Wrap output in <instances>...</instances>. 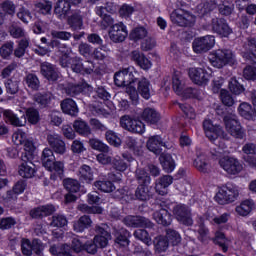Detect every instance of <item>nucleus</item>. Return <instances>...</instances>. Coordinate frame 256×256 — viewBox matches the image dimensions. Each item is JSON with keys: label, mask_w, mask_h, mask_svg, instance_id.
<instances>
[{"label": "nucleus", "mask_w": 256, "mask_h": 256, "mask_svg": "<svg viewBox=\"0 0 256 256\" xmlns=\"http://www.w3.org/2000/svg\"><path fill=\"white\" fill-rule=\"evenodd\" d=\"M42 165L48 171H54V174L51 175V179L55 180L57 177L63 179V173H65V165L61 161L55 162V155L53 150L50 148H45L42 152Z\"/></svg>", "instance_id": "obj_1"}, {"label": "nucleus", "mask_w": 256, "mask_h": 256, "mask_svg": "<svg viewBox=\"0 0 256 256\" xmlns=\"http://www.w3.org/2000/svg\"><path fill=\"white\" fill-rule=\"evenodd\" d=\"M209 61L213 67L223 69L225 65H235L237 58L233 51L229 49H218L209 54Z\"/></svg>", "instance_id": "obj_2"}, {"label": "nucleus", "mask_w": 256, "mask_h": 256, "mask_svg": "<svg viewBox=\"0 0 256 256\" xmlns=\"http://www.w3.org/2000/svg\"><path fill=\"white\" fill-rule=\"evenodd\" d=\"M238 197L239 188L231 183H227L219 189L214 199L219 205H229V203L237 201Z\"/></svg>", "instance_id": "obj_3"}, {"label": "nucleus", "mask_w": 256, "mask_h": 256, "mask_svg": "<svg viewBox=\"0 0 256 256\" xmlns=\"http://www.w3.org/2000/svg\"><path fill=\"white\" fill-rule=\"evenodd\" d=\"M226 131L235 137V139H243L245 137V131L241 127V123L237 120L236 115H227L224 117Z\"/></svg>", "instance_id": "obj_4"}, {"label": "nucleus", "mask_w": 256, "mask_h": 256, "mask_svg": "<svg viewBox=\"0 0 256 256\" xmlns=\"http://www.w3.org/2000/svg\"><path fill=\"white\" fill-rule=\"evenodd\" d=\"M170 19L178 27H191L195 23L193 15L182 9L174 10L170 15Z\"/></svg>", "instance_id": "obj_5"}, {"label": "nucleus", "mask_w": 256, "mask_h": 256, "mask_svg": "<svg viewBox=\"0 0 256 256\" xmlns=\"http://www.w3.org/2000/svg\"><path fill=\"white\" fill-rule=\"evenodd\" d=\"M192 47L195 53H207V51H211L215 47V36L198 37L193 41Z\"/></svg>", "instance_id": "obj_6"}, {"label": "nucleus", "mask_w": 256, "mask_h": 256, "mask_svg": "<svg viewBox=\"0 0 256 256\" xmlns=\"http://www.w3.org/2000/svg\"><path fill=\"white\" fill-rule=\"evenodd\" d=\"M146 147L154 155H161L163 153V148L161 147H164V149H173V143L164 142L160 135H154L148 139Z\"/></svg>", "instance_id": "obj_7"}, {"label": "nucleus", "mask_w": 256, "mask_h": 256, "mask_svg": "<svg viewBox=\"0 0 256 256\" xmlns=\"http://www.w3.org/2000/svg\"><path fill=\"white\" fill-rule=\"evenodd\" d=\"M40 74L46 81L50 83H55V81H59L61 77V72H59V68L50 62H41L40 63Z\"/></svg>", "instance_id": "obj_8"}, {"label": "nucleus", "mask_w": 256, "mask_h": 256, "mask_svg": "<svg viewBox=\"0 0 256 256\" xmlns=\"http://www.w3.org/2000/svg\"><path fill=\"white\" fill-rule=\"evenodd\" d=\"M120 125L130 133H138L139 135L145 133V124L141 120L132 119L127 115L121 117Z\"/></svg>", "instance_id": "obj_9"}, {"label": "nucleus", "mask_w": 256, "mask_h": 256, "mask_svg": "<svg viewBox=\"0 0 256 256\" xmlns=\"http://www.w3.org/2000/svg\"><path fill=\"white\" fill-rule=\"evenodd\" d=\"M173 215L176 217L177 221L183 225L191 227L193 225V217L191 214V209L185 204H178L173 208Z\"/></svg>", "instance_id": "obj_10"}, {"label": "nucleus", "mask_w": 256, "mask_h": 256, "mask_svg": "<svg viewBox=\"0 0 256 256\" xmlns=\"http://www.w3.org/2000/svg\"><path fill=\"white\" fill-rule=\"evenodd\" d=\"M219 165L229 175H237L238 173H241V171H243V165L239 163V160L233 157H229V156L222 157L219 160Z\"/></svg>", "instance_id": "obj_11"}, {"label": "nucleus", "mask_w": 256, "mask_h": 256, "mask_svg": "<svg viewBox=\"0 0 256 256\" xmlns=\"http://www.w3.org/2000/svg\"><path fill=\"white\" fill-rule=\"evenodd\" d=\"M108 35L113 43H123L127 39L129 32H127V26L123 22H119L111 26Z\"/></svg>", "instance_id": "obj_12"}, {"label": "nucleus", "mask_w": 256, "mask_h": 256, "mask_svg": "<svg viewBox=\"0 0 256 256\" xmlns=\"http://www.w3.org/2000/svg\"><path fill=\"white\" fill-rule=\"evenodd\" d=\"M123 222L127 225V227H134V228L141 227L145 229L155 228V224L145 216H126L123 219Z\"/></svg>", "instance_id": "obj_13"}, {"label": "nucleus", "mask_w": 256, "mask_h": 256, "mask_svg": "<svg viewBox=\"0 0 256 256\" xmlns=\"http://www.w3.org/2000/svg\"><path fill=\"white\" fill-rule=\"evenodd\" d=\"M211 27L212 31L221 37H228L233 33V29L229 27L227 20L224 18H213L211 20Z\"/></svg>", "instance_id": "obj_14"}, {"label": "nucleus", "mask_w": 256, "mask_h": 256, "mask_svg": "<svg viewBox=\"0 0 256 256\" xmlns=\"http://www.w3.org/2000/svg\"><path fill=\"white\" fill-rule=\"evenodd\" d=\"M244 49L245 51L242 52L243 59L250 65H256V54L253 53V51L256 52V38H247L244 43Z\"/></svg>", "instance_id": "obj_15"}, {"label": "nucleus", "mask_w": 256, "mask_h": 256, "mask_svg": "<svg viewBox=\"0 0 256 256\" xmlns=\"http://www.w3.org/2000/svg\"><path fill=\"white\" fill-rule=\"evenodd\" d=\"M47 141L54 153L64 155V153L67 151L65 141H63V138L59 136V134H48Z\"/></svg>", "instance_id": "obj_16"}, {"label": "nucleus", "mask_w": 256, "mask_h": 256, "mask_svg": "<svg viewBox=\"0 0 256 256\" xmlns=\"http://www.w3.org/2000/svg\"><path fill=\"white\" fill-rule=\"evenodd\" d=\"M188 75L196 85H207L209 83V73L202 68H190Z\"/></svg>", "instance_id": "obj_17"}, {"label": "nucleus", "mask_w": 256, "mask_h": 256, "mask_svg": "<svg viewBox=\"0 0 256 256\" xmlns=\"http://www.w3.org/2000/svg\"><path fill=\"white\" fill-rule=\"evenodd\" d=\"M129 57L140 69H144V71L151 69V60H149V58H147V56L140 50H133L129 54Z\"/></svg>", "instance_id": "obj_18"}, {"label": "nucleus", "mask_w": 256, "mask_h": 256, "mask_svg": "<svg viewBox=\"0 0 256 256\" xmlns=\"http://www.w3.org/2000/svg\"><path fill=\"white\" fill-rule=\"evenodd\" d=\"M85 89H87L88 91H91V89L93 88L87 82H81L78 84L68 83L64 87V93H66L68 97H77V95H80V93H83Z\"/></svg>", "instance_id": "obj_19"}, {"label": "nucleus", "mask_w": 256, "mask_h": 256, "mask_svg": "<svg viewBox=\"0 0 256 256\" xmlns=\"http://www.w3.org/2000/svg\"><path fill=\"white\" fill-rule=\"evenodd\" d=\"M71 2L67 0H58L54 7V14L58 19H67L69 11H71Z\"/></svg>", "instance_id": "obj_20"}, {"label": "nucleus", "mask_w": 256, "mask_h": 256, "mask_svg": "<svg viewBox=\"0 0 256 256\" xmlns=\"http://www.w3.org/2000/svg\"><path fill=\"white\" fill-rule=\"evenodd\" d=\"M113 235L115 237V244L118 247H129V237H131V232L125 228L117 230L114 228Z\"/></svg>", "instance_id": "obj_21"}, {"label": "nucleus", "mask_w": 256, "mask_h": 256, "mask_svg": "<svg viewBox=\"0 0 256 256\" xmlns=\"http://www.w3.org/2000/svg\"><path fill=\"white\" fill-rule=\"evenodd\" d=\"M55 213V206L49 204L34 208L30 211V217L32 219H43V217H49Z\"/></svg>", "instance_id": "obj_22"}, {"label": "nucleus", "mask_w": 256, "mask_h": 256, "mask_svg": "<svg viewBox=\"0 0 256 256\" xmlns=\"http://www.w3.org/2000/svg\"><path fill=\"white\" fill-rule=\"evenodd\" d=\"M60 107L62 112L65 113V115H70V117H77L79 114V107H77V103L71 98L62 100Z\"/></svg>", "instance_id": "obj_23"}, {"label": "nucleus", "mask_w": 256, "mask_h": 256, "mask_svg": "<svg viewBox=\"0 0 256 256\" xmlns=\"http://www.w3.org/2000/svg\"><path fill=\"white\" fill-rule=\"evenodd\" d=\"M67 24L72 31H81V29H84L83 13L81 10L73 12L72 15L68 17Z\"/></svg>", "instance_id": "obj_24"}, {"label": "nucleus", "mask_w": 256, "mask_h": 256, "mask_svg": "<svg viewBox=\"0 0 256 256\" xmlns=\"http://www.w3.org/2000/svg\"><path fill=\"white\" fill-rule=\"evenodd\" d=\"M153 219L156 220L158 225H163V227H169L171 225V213L165 208H161L153 213Z\"/></svg>", "instance_id": "obj_25"}, {"label": "nucleus", "mask_w": 256, "mask_h": 256, "mask_svg": "<svg viewBox=\"0 0 256 256\" xmlns=\"http://www.w3.org/2000/svg\"><path fill=\"white\" fill-rule=\"evenodd\" d=\"M55 99V96H53V93L51 92H38L34 94L33 101L39 105L41 109H45V107H49L51 105V101Z\"/></svg>", "instance_id": "obj_26"}, {"label": "nucleus", "mask_w": 256, "mask_h": 256, "mask_svg": "<svg viewBox=\"0 0 256 256\" xmlns=\"http://www.w3.org/2000/svg\"><path fill=\"white\" fill-rule=\"evenodd\" d=\"M173 183V176L164 175L156 180L155 191L158 195H167V187Z\"/></svg>", "instance_id": "obj_27"}, {"label": "nucleus", "mask_w": 256, "mask_h": 256, "mask_svg": "<svg viewBox=\"0 0 256 256\" xmlns=\"http://www.w3.org/2000/svg\"><path fill=\"white\" fill-rule=\"evenodd\" d=\"M4 116L14 127H25L27 125V116L25 114L18 117L17 114L7 110L4 112Z\"/></svg>", "instance_id": "obj_28"}, {"label": "nucleus", "mask_w": 256, "mask_h": 256, "mask_svg": "<svg viewBox=\"0 0 256 256\" xmlns=\"http://www.w3.org/2000/svg\"><path fill=\"white\" fill-rule=\"evenodd\" d=\"M142 119L150 125H157L161 119V115L153 108H145L142 112Z\"/></svg>", "instance_id": "obj_29"}, {"label": "nucleus", "mask_w": 256, "mask_h": 256, "mask_svg": "<svg viewBox=\"0 0 256 256\" xmlns=\"http://www.w3.org/2000/svg\"><path fill=\"white\" fill-rule=\"evenodd\" d=\"M70 67L74 73H87L91 75L93 73V68H85L83 62L79 57H72L69 59Z\"/></svg>", "instance_id": "obj_30"}, {"label": "nucleus", "mask_w": 256, "mask_h": 256, "mask_svg": "<svg viewBox=\"0 0 256 256\" xmlns=\"http://www.w3.org/2000/svg\"><path fill=\"white\" fill-rule=\"evenodd\" d=\"M24 82L31 91H39L41 89V80H39V76L35 73H26Z\"/></svg>", "instance_id": "obj_31"}, {"label": "nucleus", "mask_w": 256, "mask_h": 256, "mask_svg": "<svg viewBox=\"0 0 256 256\" xmlns=\"http://www.w3.org/2000/svg\"><path fill=\"white\" fill-rule=\"evenodd\" d=\"M159 155L160 165H162L164 171H166V173H172V171L175 170V160H173L171 154H165L162 152Z\"/></svg>", "instance_id": "obj_32"}, {"label": "nucleus", "mask_w": 256, "mask_h": 256, "mask_svg": "<svg viewBox=\"0 0 256 256\" xmlns=\"http://www.w3.org/2000/svg\"><path fill=\"white\" fill-rule=\"evenodd\" d=\"M96 15H98V17H101V22H100V27L103 30H106L108 27H113V25H115V19H113V17H111V15L106 14L103 11V8H96Z\"/></svg>", "instance_id": "obj_33"}, {"label": "nucleus", "mask_w": 256, "mask_h": 256, "mask_svg": "<svg viewBox=\"0 0 256 256\" xmlns=\"http://www.w3.org/2000/svg\"><path fill=\"white\" fill-rule=\"evenodd\" d=\"M73 128L78 135L82 137H89L91 135L92 130L89 124L83 120H75L73 123Z\"/></svg>", "instance_id": "obj_34"}, {"label": "nucleus", "mask_w": 256, "mask_h": 256, "mask_svg": "<svg viewBox=\"0 0 256 256\" xmlns=\"http://www.w3.org/2000/svg\"><path fill=\"white\" fill-rule=\"evenodd\" d=\"M48 47H51V49H57L58 52L65 57H69V55L72 53L71 48H69L67 44L61 43V41L57 39H52L50 42H48Z\"/></svg>", "instance_id": "obj_35"}, {"label": "nucleus", "mask_w": 256, "mask_h": 256, "mask_svg": "<svg viewBox=\"0 0 256 256\" xmlns=\"http://www.w3.org/2000/svg\"><path fill=\"white\" fill-rule=\"evenodd\" d=\"M135 179L138 185H151V176L149 175V173H147V170H145V168H137L135 170Z\"/></svg>", "instance_id": "obj_36"}, {"label": "nucleus", "mask_w": 256, "mask_h": 256, "mask_svg": "<svg viewBox=\"0 0 256 256\" xmlns=\"http://www.w3.org/2000/svg\"><path fill=\"white\" fill-rule=\"evenodd\" d=\"M35 165L32 162H23L18 170L20 177L31 179L35 175Z\"/></svg>", "instance_id": "obj_37"}, {"label": "nucleus", "mask_w": 256, "mask_h": 256, "mask_svg": "<svg viewBox=\"0 0 256 256\" xmlns=\"http://www.w3.org/2000/svg\"><path fill=\"white\" fill-rule=\"evenodd\" d=\"M193 165L201 173H207V171H209V160L207 159V156L203 153L197 155V158L194 160Z\"/></svg>", "instance_id": "obj_38"}, {"label": "nucleus", "mask_w": 256, "mask_h": 256, "mask_svg": "<svg viewBox=\"0 0 256 256\" xmlns=\"http://www.w3.org/2000/svg\"><path fill=\"white\" fill-rule=\"evenodd\" d=\"M255 203L253 200H244L239 206L236 207L235 211L241 217H247L251 211H253V207Z\"/></svg>", "instance_id": "obj_39"}, {"label": "nucleus", "mask_w": 256, "mask_h": 256, "mask_svg": "<svg viewBox=\"0 0 256 256\" xmlns=\"http://www.w3.org/2000/svg\"><path fill=\"white\" fill-rule=\"evenodd\" d=\"M79 179L82 183H93V170L88 165H82L79 169Z\"/></svg>", "instance_id": "obj_40"}, {"label": "nucleus", "mask_w": 256, "mask_h": 256, "mask_svg": "<svg viewBox=\"0 0 256 256\" xmlns=\"http://www.w3.org/2000/svg\"><path fill=\"white\" fill-rule=\"evenodd\" d=\"M153 243H154V249L158 253H165V251L169 249V241L163 235H160L154 238Z\"/></svg>", "instance_id": "obj_41"}, {"label": "nucleus", "mask_w": 256, "mask_h": 256, "mask_svg": "<svg viewBox=\"0 0 256 256\" xmlns=\"http://www.w3.org/2000/svg\"><path fill=\"white\" fill-rule=\"evenodd\" d=\"M149 80L143 78L138 82V93L143 97V99L151 98V88Z\"/></svg>", "instance_id": "obj_42"}, {"label": "nucleus", "mask_w": 256, "mask_h": 256, "mask_svg": "<svg viewBox=\"0 0 256 256\" xmlns=\"http://www.w3.org/2000/svg\"><path fill=\"white\" fill-rule=\"evenodd\" d=\"M91 218L87 215L81 216L77 222L74 223V231L82 233L85 229L91 227Z\"/></svg>", "instance_id": "obj_43"}, {"label": "nucleus", "mask_w": 256, "mask_h": 256, "mask_svg": "<svg viewBox=\"0 0 256 256\" xmlns=\"http://www.w3.org/2000/svg\"><path fill=\"white\" fill-rule=\"evenodd\" d=\"M134 197L138 201H149V199H151L149 186L138 185L135 190Z\"/></svg>", "instance_id": "obj_44"}, {"label": "nucleus", "mask_w": 256, "mask_h": 256, "mask_svg": "<svg viewBox=\"0 0 256 256\" xmlns=\"http://www.w3.org/2000/svg\"><path fill=\"white\" fill-rule=\"evenodd\" d=\"M94 187L103 193H113L115 191V185L109 180H98L94 182Z\"/></svg>", "instance_id": "obj_45"}, {"label": "nucleus", "mask_w": 256, "mask_h": 256, "mask_svg": "<svg viewBox=\"0 0 256 256\" xmlns=\"http://www.w3.org/2000/svg\"><path fill=\"white\" fill-rule=\"evenodd\" d=\"M166 240L170 245L173 247H176L177 245L181 244V234L177 232L176 230H173L171 228L166 229Z\"/></svg>", "instance_id": "obj_46"}, {"label": "nucleus", "mask_w": 256, "mask_h": 256, "mask_svg": "<svg viewBox=\"0 0 256 256\" xmlns=\"http://www.w3.org/2000/svg\"><path fill=\"white\" fill-rule=\"evenodd\" d=\"M63 185L68 193H78L79 189H81V184L77 179L66 178L63 180Z\"/></svg>", "instance_id": "obj_47"}, {"label": "nucleus", "mask_w": 256, "mask_h": 256, "mask_svg": "<svg viewBox=\"0 0 256 256\" xmlns=\"http://www.w3.org/2000/svg\"><path fill=\"white\" fill-rule=\"evenodd\" d=\"M214 243L219 245L223 253H227V251H229V239L225 237L223 232H216Z\"/></svg>", "instance_id": "obj_48"}, {"label": "nucleus", "mask_w": 256, "mask_h": 256, "mask_svg": "<svg viewBox=\"0 0 256 256\" xmlns=\"http://www.w3.org/2000/svg\"><path fill=\"white\" fill-rule=\"evenodd\" d=\"M205 135L210 141H216V139H219V137L222 139L227 137V134H225V131H223V127L221 126H216L214 129L207 131Z\"/></svg>", "instance_id": "obj_49"}, {"label": "nucleus", "mask_w": 256, "mask_h": 256, "mask_svg": "<svg viewBox=\"0 0 256 256\" xmlns=\"http://www.w3.org/2000/svg\"><path fill=\"white\" fill-rule=\"evenodd\" d=\"M89 145L95 151H100L101 153H109V146L97 138L90 139Z\"/></svg>", "instance_id": "obj_50"}, {"label": "nucleus", "mask_w": 256, "mask_h": 256, "mask_svg": "<svg viewBox=\"0 0 256 256\" xmlns=\"http://www.w3.org/2000/svg\"><path fill=\"white\" fill-rule=\"evenodd\" d=\"M38 13L42 15H51V9H53V3L51 1H43L35 4Z\"/></svg>", "instance_id": "obj_51"}, {"label": "nucleus", "mask_w": 256, "mask_h": 256, "mask_svg": "<svg viewBox=\"0 0 256 256\" xmlns=\"http://www.w3.org/2000/svg\"><path fill=\"white\" fill-rule=\"evenodd\" d=\"M135 239H138L139 241H143L145 245L150 247L152 240L151 236H149V232L145 229H138L134 232Z\"/></svg>", "instance_id": "obj_52"}, {"label": "nucleus", "mask_w": 256, "mask_h": 256, "mask_svg": "<svg viewBox=\"0 0 256 256\" xmlns=\"http://www.w3.org/2000/svg\"><path fill=\"white\" fill-rule=\"evenodd\" d=\"M6 93L8 95H17L19 93V82L12 79H7L4 82Z\"/></svg>", "instance_id": "obj_53"}, {"label": "nucleus", "mask_w": 256, "mask_h": 256, "mask_svg": "<svg viewBox=\"0 0 256 256\" xmlns=\"http://www.w3.org/2000/svg\"><path fill=\"white\" fill-rule=\"evenodd\" d=\"M215 9V4L211 2H203L197 6V13L200 17H205L208 13H211Z\"/></svg>", "instance_id": "obj_54"}, {"label": "nucleus", "mask_w": 256, "mask_h": 256, "mask_svg": "<svg viewBox=\"0 0 256 256\" xmlns=\"http://www.w3.org/2000/svg\"><path fill=\"white\" fill-rule=\"evenodd\" d=\"M145 37H147V29L145 27L134 28L130 33L132 41H139L140 39H145Z\"/></svg>", "instance_id": "obj_55"}, {"label": "nucleus", "mask_w": 256, "mask_h": 256, "mask_svg": "<svg viewBox=\"0 0 256 256\" xmlns=\"http://www.w3.org/2000/svg\"><path fill=\"white\" fill-rule=\"evenodd\" d=\"M92 55L96 61H105L109 57V49L105 48V46L98 47L93 51Z\"/></svg>", "instance_id": "obj_56"}, {"label": "nucleus", "mask_w": 256, "mask_h": 256, "mask_svg": "<svg viewBox=\"0 0 256 256\" xmlns=\"http://www.w3.org/2000/svg\"><path fill=\"white\" fill-rule=\"evenodd\" d=\"M112 167L115 171H119L123 173V171H127L129 164L125 162L121 157H116L112 160Z\"/></svg>", "instance_id": "obj_57"}, {"label": "nucleus", "mask_w": 256, "mask_h": 256, "mask_svg": "<svg viewBox=\"0 0 256 256\" xmlns=\"http://www.w3.org/2000/svg\"><path fill=\"white\" fill-rule=\"evenodd\" d=\"M27 47H29V40L22 39L18 43V47L14 50L15 57L21 59L25 55V51H27Z\"/></svg>", "instance_id": "obj_58"}, {"label": "nucleus", "mask_w": 256, "mask_h": 256, "mask_svg": "<svg viewBox=\"0 0 256 256\" xmlns=\"http://www.w3.org/2000/svg\"><path fill=\"white\" fill-rule=\"evenodd\" d=\"M15 43L9 41L4 43L1 47H0V56L2 59H7V57H10V55L13 53V49H14Z\"/></svg>", "instance_id": "obj_59"}, {"label": "nucleus", "mask_w": 256, "mask_h": 256, "mask_svg": "<svg viewBox=\"0 0 256 256\" xmlns=\"http://www.w3.org/2000/svg\"><path fill=\"white\" fill-rule=\"evenodd\" d=\"M105 137L110 145H113L114 147H119L121 145V138L118 137L113 130H106Z\"/></svg>", "instance_id": "obj_60"}, {"label": "nucleus", "mask_w": 256, "mask_h": 256, "mask_svg": "<svg viewBox=\"0 0 256 256\" xmlns=\"http://www.w3.org/2000/svg\"><path fill=\"white\" fill-rule=\"evenodd\" d=\"M9 33L14 39H21V37H25V30H23L21 26L17 25L16 23L11 24L9 27Z\"/></svg>", "instance_id": "obj_61"}, {"label": "nucleus", "mask_w": 256, "mask_h": 256, "mask_svg": "<svg viewBox=\"0 0 256 256\" xmlns=\"http://www.w3.org/2000/svg\"><path fill=\"white\" fill-rule=\"evenodd\" d=\"M67 217L61 214H55L52 216V221L50 223L51 227H65L67 225Z\"/></svg>", "instance_id": "obj_62"}, {"label": "nucleus", "mask_w": 256, "mask_h": 256, "mask_svg": "<svg viewBox=\"0 0 256 256\" xmlns=\"http://www.w3.org/2000/svg\"><path fill=\"white\" fill-rule=\"evenodd\" d=\"M251 111V105L246 102L241 103L238 108V113L241 115V117H244V119H251Z\"/></svg>", "instance_id": "obj_63"}, {"label": "nucleus", "mask_w": 256, "mask_h": 256, "mask_svg": "<svg viewBox=\"0 0 256 256\" xmlns=\"http://www.w3.org/2000/svg\"><path fill=\"white\" fill-rule=\"evenodd\" d=\"M243 77L247 81H256V67L248 65L243 70Z\"/></svg>", "instance_id": "obj_64"}]
</instances>
